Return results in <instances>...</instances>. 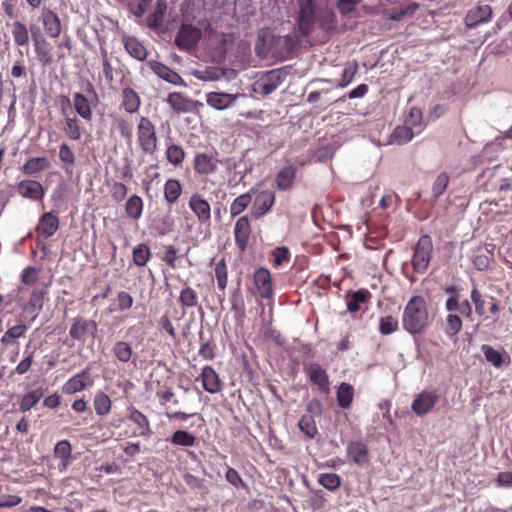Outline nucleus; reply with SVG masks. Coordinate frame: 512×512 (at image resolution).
Returning a JSON list of instances; mask_svg holds the SVG:
<instances>
[{
	"mask_svg": "<svg viewBox=\"0 0 512 512\" xmlns=\"http://www.w3.org/2000/svg\"><path fill=\"white\" fill-rule=\"evenodd\" d=\"M300 11L298 26L303 35L308 36L319 21L322 29H330L334 26V13L327 6L316 8L314 0H299Z\"/></svg>",
	"mask_w": 512,
	"mask_h": 512,
	"instance_id": "obj_1",
	"label": "nucleus"
},
{
	"mask_svg": "<svg viewBox=\"0 0 512 512\" xmlns=\"http://www.w3.org/2000/svg\"><path fill=\"white\" fill-rule=\"evenodd\" d=\"M429 325V312L426 300L415 295L407 302L403 315L402 326L410 334H421Z\"/></svg>",
	"mask_w": 512,
	"mask_h": 512,
	"instance_id": "obj_2",
	"label": "nucleus"
},
{
	"mask_svg": "<svg viewBox=\"0 0 512 512\" xmlns=\"http://www.w3.org/2000/svg\"><path fill=\"white\" fill-rule=\"evenodd\" d=\"M136 142L144 155H154L158 149L156 126L147 116H141L137 121Z\"/></svg>",
	"mask_w": 512,
	"mask_h": 512,
	"instance_id": "obj_3",
	"label": "nucleus"
},
{
	"mask_svg": "<svg viewBox=\"0 0 512 512\" xmlns=\"http://www.w3.org/2000/svg\"><path fill=\"white\" fill-rule=\"evenodd\" d=\"M433 253V243L429 235H422L415 247L411 260L413 270L417 273H425L429 267Z\"/></svg>",
	"mask_w": 512,
	"mask_h": 512,
	"instance_id": "obj_4",
	"label": "nucleus"
},
{
	"mask_svg": "<svg viewBox=\"0 0 512 512\" xmlns=\"http://www.w3.org/2000/svg\"><path fill=\"white\" fill-rule=\"evenodd\" d=\"M98 324L95 320L78 315L71 321L69 337L76 342L84 344L88 338H95Z\"/></svg>",
	"mask_w": 512,
	"mask_h": 512,
	"instance_id": "obj_5",
	"label": "nucleus"
},
{
	"mask_svg": "<svg viewBox=\"0 0 512 512\" xmlns=\"http://www.w3.org/2000/svg\"><path fill=\"white\" fill-rule=\"evenodd\" d=\"M220 160L218 152H197L193 159V168L196 174L200 176H209L217 172Z\"/></svg>",
	"mask_w": 512,
	"mask_h": 512,
	"instance_id": "obj_6",
	"label": "nucleus"
},
{
	"mask_svg": "<svg viewBox=\"0 0 512 512\" xmlns=\"http://www.w3.org/2000/svg\"><path fill=\"white\" fill-rule=\"evenodd\" d=\"M31 36L38 62L42 67L51 66L54 62L51 43L41 34L38 28L36 30L31 28Z\"/></svg>",
	"mask_w": 512,
	"mask_h": 512,
	"instance_id": "obj_7",
	"label": "nucleus"
},
{
	"mask_svg": "<svg viewBox=\"0 0 512 512\" xmlns=\"http://www.w3.org/2000/svg\"><path fill=\"white\" fill-rule=\"evenodd\" d=\"M202 32L192 24H182L177 32L175 44L180 50H190L196 47Z\"/></svg>",
	"mask_w": 512,
	"mask_h": 512,
	"instance_id": "obj_8",
	"label": "nucleus"
},
{
	"mask_svg": "<svg viewBox=\"0 0 512 512\" xmlns=\"http://www.w3.org/2000/svg\"><path fill=\"white\" fill-rule=\"evenodd\" d=\"M439 401V395L435 390H424L414 398L411 410L419 417L427 415L433 410Z\"/></svg>",
	"mask_w": 512,
	"mask_h": 512,
	"instance_id": "obj_9",
	"label": "nucleus"
},
{
	"mask_svg": "<svg viewBox=\"0 0 512 512\" xmlns=\"http://www.w3.org/2000/svg\"><path fill=\"white\" fill-rule=\"evenodd\" d=\"M304 372L310 383L317 387V390L323 394L330 393V380L328 373L318 363L305 365Z\"/></svg>",
	"mask_w": 512,
	"mask_h": 512,
	"instance_id": "obj_10",
	"label": "nucleus"
},
{
	"mask_svg": "<svg viewBox=\"0 0 512 512\" xmlns=\"http://www.w3.org/2000/svg\"><path fill=\"white\" fill-rule=\"evenodd\" d=\"M253 283L256 292L262 299H272L274 296V284L270 271L260 267L253 274Z\"/></svg>",
	"mask_w": 512,
	"mask_h": 512,
	"instance_id": "obj_11",
	"label": "nucleus"
},
{
	"mask_svg": "<svg viewBox=\"0 0 512 512\" xmlns=\"http://www.w3.org/2000/svg\"><path fill=\"white\" fill-rule=\"evenodd\" d=\"M275 203V193L272 190L259 191L252 203L250 215L254 219H260L269 213Z\"/></svg>",
	"mask_w": 512,
	"mask_h": 512,
	"instance_id": "obj_12",
	"label": "nucleus"
},
{
	"mask_svg": "<svg viewBox=\"0 0 512 512\" xmlns=\"http://www.w3.org/2000/svg\"><path fill=\"white\" fill-rule=\"evenodd\" d=\"M234 241L239 252L247 250L252 234L251 223L248 215L240 216L234 225Z\"/></svg>",
	"mask_w": 512,
	"mask_h": 512,
	"instance_id": "obj_13",
	"label": "nucleus"
},
{
	"mask_svg": "<svg viewBox=\"0 0 512 512\" xmlns=\"http://www.w3.org/2000/svg\"><path fill=\"white\" fill-rule=\"evenodd\" d=\"M188 206L200 224H210L211 206L201 194L193 193L189 198Z\"/></svg>",
	"mask_w": 512,
	"mask_h": 512,
	"instance_id": "obj_14",
	"label": "nucleus"
},
{
	"mask_svg": "<svg viewBox=\"0 0 512 512\" xmlns=\"http://www.w3.org/2000/svg\"><path fill=\"white\" fill-rule=\"evenodd\" d=\"M92 383L90 369L86 368L69 378L62 386V392L66 395H72L85 390Z\"/></svg>",
	"mask_w": 512,
	"mask_h": 512,
	"instance_id": "obj_15",
	"label": "nucleus"
},
{
	"mask_svg": "<svg viewBox=\"0 0 512 512\" xmlns=\"http://www.w3.org/2000/svg\"><path fill=\"white\" fill-rule=\"evenodd\" d=\"M347 457L354 464L363 467L370 462V451L366 443L361 440L350 441L346 447Z\"/></svg>",
	"mask_w": 512,
	"mask_h": 512,
	"instance_id": "obj_16",
	"label": "nucleus"
},
{
	"mask_svg": "<svg viewBox=\"0 0 512 512\" xmlns=\"http://www.w3.org/2000/svg\"><path fill=\"white\" fill-rule=\"evenodd\" d=\"M40 21L47 36L50 38H58L60 36L62 24L56 12L47 7L42 8Z\"/></svg>",
	"mask_w": 512,
	"mask_h": 512,
	"instance_id": "obj_17",
	"label": "nucleus"
},
{
	"mask_svg": "<svg viewBox=\"0 0 512 512\" xmlns=\"http://www.w3.org/2000/svg\"><path fill=\"white\" fill-rule=\"evenodd\" d=\"M284 78V73L280 70H271L255 83V91L269 95L283 83Z\"/></svg>",
	"mask_w": 512,
	"mask_h": 512,
	"instance_id": "obj_18",
	"label": "nucleus"
},
{
	"mask_svg": "<svg viewBox=\"0 0 512 512\" xmlns=\"http://www.w3.org/2000/svg\"><path fill=\"white\" fill-rule=\"evenodd\" d=\"M492 18V8L490 5H478L468 11L465 16V24L469 28H474L482 23L490 21Z\"/></svg>",
	"mask_w": 512,
	"mask_h": 512,
	"instance_id": "obj_19",
	"label": "nucleus"
},
{
	"mask_svg": "<svg viewBox=\"0 0 512 512\" xmlns=\"http://www.w3.org/2000/svg\"><path fill=\"white\" fill-rule=\"evenodd\" d=\"M167 9V0H156L153 12L146 19L147 26L155 31L163 29L166 23Z\"/></svg>",
	"mask_w": 512,
	"mask_h": 512,
	"instance_id": "obj_20",
	"label": "nucleus"
},
{
	"mask_svg": "<svg viewBox=\"0 0 512 512\" xmlns=\"http://www.w3.org/2000/svg\"><path fill=\"white\" fill-rule=\"evenodd\" d=\"M128 419L137 426V431L133 433V436L149 438L152 435L153 432L149 419L145 414L133 406L129 408Z\"/></svg>",
	"mask_w": 512,
	"mask_h": 512,
	"instance_id": "obj_21",
	"label": "nucleus"
},
{
	"mask_svg": "<svg viewBox=\"0 0 512 512\" xmlns=\"http://www.w3.org/2000/svg\"><path fill=\"white\" fill-rule=\"evenodd\" d=\"M150 69L161 79L178 86L186 85L183 78L173 69L158 61L149 62Z\"/></svg>",
	"mask_w": 512,
	"mask_h": 512,
	"instance_id": "obj_22",
	"label": "nucleus"
},
{
	"mask_svg": "<svg viewBox=\"0 0 512 512\" xmlns=\"http://www.w3.org/2000/svg\"><path fill=\"white\" fill-rule=\"evenodd\" d=\"M237 98V94L209 92L206 94V103L216 110H225L232 107Z\"/></svg>",
	"mask_w": 512,
	"mask_h": 512,
	"instance_id": "obj_23",
	"label": "nucleus"
},
{
	"mask_svg": "<svg viewBox=\"0 0 512 512\" xmlns=\"http://www.w3.org/2000/svg\"><path fill=\"white\" fill-rule=\"evenodd\" d=\"M17 192L22 197L31 200H40L45 194L42 184L35 180H22L17 185Z\"/></svg>",
	"mask_w": 512,
	"mask_h": 512,
	"instance_id": "obj_24",
	"label": "nucleus"
},
{
	"mask_svg": "<svg viewBox=\"0 0 512 512\" xmlns=\"http://www.w3.org/2000/svg\"><path fill=\"white\" fill-rule=\"evenodd\" d=\"M297 167L287 165L281 168L275 176V185L280 191H288L293 188L296 179Z\"/></svg>",
	"mask_w": 512,
	"mask_h": 512,
	"instance_id": "obj_25",
	"label": "nucleus"
},
{
	"mask_svg": "<svg viewBox=\"0 0 512 512\" xmlns=\"http://www.w3.org/2000/svg\"><path fill=\"white\" fill-rule=\"evenodd\" d=\"M59 228V218L52 212L44 213L37 224L36 231L45 238L53 236Z\"/></svg>",
	"mask_w": 512,
	"mask_h": 512,
	"instance_id": "obj_26",
	"label": "nucleus"
},
{
	"mask_svg": "<svg viewBox=\"0 0 512 512\" xmlns=\"http://www.w3.org/2000/svg\"><path fill=\"white\" fill-rule=\"evenodd\" d=\"M141 106V98L139 94L132 88L126 87L121 92L120 107L129 114H135Z\"/></svg>",
	"mask_w": 512,
	"mask_h": 512,
	"instance_id": "obj_27",
	"label": "nucleus"
},
{
	"mask_svg": "<svg viewBox=\"0 0 512 512\" xmlns=\"http://www.w3.org/2000/svg\"><path fill=\"white\" fill-rule=\"evenodd\" d=\"M481 351L483 352L486 361L497 369L501 368L505 364L508 365L511 361L509 354L505 350L498 351L492 346L484 344L481 347Z\"/></svg>",
	"mask_w": 512,
	"mask_h": 512,
	"instance_id": "obj_28",
	"label": "nucleus"
},
{
	"mask_svg": "<svg viewBox=\"0 0 512 512\" xmlns=\"http://www.w3.org/2000/svg\"><path fill=\"white\" fill-rule=\"evenodd\" d=\"M166 102L178 114L193 110L194 102L180 92L169 93Z\"/></svg>",
	"mask_w": 512,
	"mask_h": 512,
	"instance_id": "obj_29",
	"label": "nucleus"
},
{
	"mask_svg": "<svg viewBox=\"0 0 512 512\" xmlns=\"http://www.w3.org/2000/svg\"><path fill=\"white\" fill-rule=\"evenodd\" d=\"M92 101L87 96L80 92H75L72 97V104L75 112L85 121H91L92 113Z\"/></svg>",
	"mask_w": 512,
	"mask_h": 512,
	"instance_id": "obj_30",
	"label": "nucleus"
},
{
	"mask_svg": "<svg viewBox=\"0 0 512 512\" xmlns=\"http://www.w3.org/2000/svg\"><path fill=\"white\" fill-rule=\"evenodd\" d=\"M201 380L204 390L209 393H217L221 390V381L216 371L209 365L205 366L201 372Z\"/></svg>",
	"mask_w": 512,
	"mask_h": 512,
	"instance_id": "obj_31",
	"label": "nucleus"
},
{
	"mask_svg": "<svg viewBox=\"0 0 512 512\" xmlns=\"http://www.w3.org/2000/svg\"><path fill=\"white\" fill-rule=\"evenodd\" d=\"M354 387L346 382H341L336 390L337 404L342 409L350 408L354 399Z\"/></svg>",
	"mask_w": 512,
	"mask_h": 512,
	"instance_id": "obj_32",
	"label": "nucleus"
},
{
	"mask_svg": "<svg viewBox=\"0 0 512 512\" xmlns=\"http://www.w3.org/2000/svg\"><path fill=\"white\" fill-rule=\"evenodd\" d=\"M111 351L114 358L123 364L128 363L134 355L132 344L124 340L116 341Z\"/></svg>",
	"mask_w": 512,
	"mask_h": 512,
	"instance_id": "obj_33",
	"label": "nucleus"
},
{
	"mask_svg": "<svg viewBox=\"0 0 512 512\" xmlns=\"http://www.w3.org/2000/svg\"><path fill=\"white\" fill-rule=\"evenodd\" d=\"M143 209V200L136 194L131 195L125 203L126 217L133 221H138L141 218Z\"/></svg>",
	"mask_w": 512,
	"mask_h": 512,
	"instance_id": "obj_34",
	"label": "nucleus"
},
{
	"mask_svg": "<svg viewBox=\"0 0 512 512\" xmlns=\"http://www.w3.org/2000/svg\"><path fill=\"white\" fill-rule=\"evenodd\" d=\"M50 162L46 157H33L28 159L21 167V171L25 175H35L47 170Z\"/></svg>",
	"mask_w": 512,
	"mask_h": 512,
	"instance_id": "obj_35",
	"label": "nucleus"
},
{
	"mask_svg": "<svg viewBox=\"0 0 512 512\" xmlns=\"http://www.w3.org/2000/svg\"><path fill=\"white\" fill-rule=\"evenodd\" d=\"M183 192L182 184L178 179L170 178L164 184L165 201L173 205L175 204Z\"/></svg>",
	"mask_w": 512,
	"mask_h": 512,
	"instance_id": "obj_36",
	"label": "nucleus"
},
{
	"mask_svg": "<svg viewBox=\"0 0 512 512\" xmlns=\"http://www.w3.org/2000/svg\"><path fill=\"white\" fill-rule=\"evenodd\" d=\"M371 298V293L368 289L361 288L351 294L347 299V310L355 313L360 310L361 305L367 303Z\"/></svg>",
	"mask_w": 512,
	"mask_h": 512,
	"instance_id": "obj_37",
	"label": "nucleus"
},
{
	"mask_svg": "<svg viewBox=\"0 0 512 512\" xmlns=\"http://www.w3.org/2000/svg\"><path fill=\"white\" fill-rule=\"evenodd\" d=\"M124 47L128 54L137 60L143 61L147 57L148 52L146 48L135 37H125Z\"/></svg>",
	"mask_w": 512,
	"mask_h": 512,
	"instance_id": "obj_38",
	"label": "nucleus"
},
{
	"mask_svg": "<svg viewBox=\"0 0 512 512\" xmlns=\"http://www.w3.org/2000/svg\"><path fill=\"white\" fill-rule=\"evenodd\" d=\"M54 455L61 460V470H65L72 458V446L68 440L58 441L54 447Z\"/></svg>",
	"mask_w": 512,
	"mask_h": 512,
	"instance_id": "obj_39",
	"label": "nucleus"
},
{
	"mask_svg": "<svg viewBox=\"0 0 512 512\" xmlns=\"http://www.w3.org/2000/svg\"><path fill=\"white\" fill-rule=\"evenodd\" d=\"M11 33L15 45L23 47L29 44V30L23 22L14 21L11 26Z\"/></svg>",
	"mask_w": 512,
	"mask_h": 512,
	"instance_id": "obj_40",
	"label": "nucleus"
},
{
	"mask_svg": "<svg viewBox=\"0 0 512 512\" xmlns=\"http://www.w3.org/2000/svg\"><path fill=\"white\" fill-rule=\"evenodd\" d=\"M58 155L62 164V168L65 170V172L71 173L76 163V156L72 148L68 144L62 143L59 146Z\"/></svg>",
	"mask_w": 512,
	"mask_h": 512,
	"instance_id": "obj_41",
	"label": "nucleus"
},
{
	"mask_svg": "<svg viewBox=\"0 0 512 512\" xmlns=\"http://www.w3.org/2000/svg\"><path fill=\"white\" fill-rule=\"evenodd\" d=\"M93 407L98 416H105L111 411L112 401L106 393L99 391L94 396Z\"/></svg>",
	"mask_w": 512,
	"mask_h": 512,
	"instance_id": "obj_42",
	"label": "nucleus"
},
{
	"mask_svg": "<svg viewBox=\"0 0 512 512\" xmlns=\"http://www.w3.org/2000/svg\"><path fill=\"white\" fill-rule=\"evenodd\" d=\"M178 301L182 308H193L198 305L199 297L196 290L185 284L180 291Z\"/></svg>",
	"mask_w": 512,
	"mask_h": 512,
	"instance_id": "obj_43",
	"label": "nucleus"
},
{
	"mask_svg": "<svg viewBox=\"0 0 512 512\" xmlns=\"http://www.w3.org/2000/svg\"><path fill=\"white\" fill-rule=\"evenodd\" d=\"M64 133L70 139L77 141L82 137V127L79 120L73 116L64 117Z\"/></svg>",
	"mask_w": 512,
	"mask_h": 512,
	"instance_id": "obj_44",
	"label": "nucleus"
},
{
	"mask_svg": "<svg viewBox=\"0 0 512 512\" xmlns=\"http://www.w3.org/2000/svg\"><path fill=\"white\" fill-rule=\"evenodd\" d=\"M171 444L182 447H192L197 442V437L185 430H176L169 438Z\"/></svg>",
	"mask_w": 512,
	"mask_h": 512,
	"instance_id": "obj_45",
	"label": "nucleus"
},
{
	"mask_svg": "<svg viewBox=\"0 0 512 512\" xmlns=\"http://www.w3.org/2000/svg\"><path fill=\"white\" fill-rule=\"evenodd\" d=\"M252 203V194L250 192L243 193L236 197L230 204L231 217L239 216Z\"/></svg>",
	"mask_w": 512,
	"mask_h": 512,
	"instance_id": "obj_46",
	"label": "nucleus"
},
{
	"mask_svg": "<svg viewBox=\"0 0 512 512\" xmlns=\"http://www.w3.org/2000/svg\"><path fill=\"white\" fill-rule=\"evenodd\" d=\"M151 258V251L147 244L140 243L133 248V263L138 267L145 266Z\"/></svg>",
	"mask_w": 512,
	"mask_h": 512,
	"instance_id": "obj_47",
	"label": "nucleus"
},
{
	"mask_svg": "<svg viewBox=\"0 0 512 512\" xmlns=\"http://www.w3.org/2000/svg\"><path fill=\"white\" fill-rule=\"evenodd\" d=\"M165 154L167 161L174 166H180L186 157L184 149L178 144L168 145Z\"/></svg>",
	"mask_w": 512,
	"mask_h": 512,
	"instance_id": "obj_48",
	"label": "nucleus"
},
{
	"mask_svg": "<svg viewBox=\"0 0 512 512\" xmlns=\"http://www.w3.org/2000/svg\"><path fill=\"white\" fill-rule=\"evenodd\" d=\"M298 427L309 439H313L318 433L315 419L311 414L303 415L298 422Z\"/></svg>",
	"mask_w": 512,
	"mask_h": 512,
	"instance_id": "obj_49",
	"label": "nucleus"
},
{
	"mask_svg": "<svg viewBox=\"0 0 512 512\" xmlns=\"http://www.w3.org/2000/svg\"><path fill=\"white\" fill-rule=\"evenodd\" d=\"M318 482L327 490L335 491L341 485V478L336 473H322L318 477Z\"/></svg>",
	"mask_w": 512,
	"mask_h": 512,
	"instance_id": "obj_50",
	"label": "nucleus"
},
{
	"mask_svg": "<svg viewBox=\"0 0 512 512\" xmlns=\"http://www.w3.org/2000/svg\"><path fill=\"white\" fill-rule=\"evenodd\" d=\"M463 323L461 318L453 313L446 317L445 333L449 337L456 336L462 329Z\"/></svg>",
	"mask_w": 512,
	"mask_h": 512,
	"instance_id": "obj_51",
	"label": "nucleus"
},
{
	"mask_svg": "<svg viewBox=\"0 0 512 512\" xmlns=\"http://www.w3.org/2000/svg\"><path fill=\"white\" fill-rule=\"evenodd\" d=\"M470 297H471L472 303L475 306V313L479 317H484L486 310H485V298H484V295L482 294V292L476 286H474L471 290Z\"/></svg>",
	"mask_w": 512,
	"mask_h": 512,
	"instance_id": "obj_52",
	"label": "nucleus"
},
{
	"mask_svg": "<svg viewBox=\"0 0 512 512\" xmlns=\"http://www.w3.org/2000/svg\"><path fill=\"white\" fill-rule=\"evenodd\" d=\"M114 126L118 130L120 136L124 138L126 141L131 142L132 140V126L130 122L121 117L114 118Z\"/></svg>",
	"mask_w": 512,
	"mask_h": 512,
	"instance_id": "obj_53",
	"label": "nucleus"
},
{
	"mask_svg": "<svg viewBox=\"0 0 512 512\" xmlns=\"http://www.w3.org/2000/svg\"><path fill=\"white\" fill-rule=\"evenodd\" d=\"M271 256H272L271 261H272L273 265L275 267H279V266H282L283 264L289 262L291 253L287 247L281 246V247H276L271 252Z\"/></svg>",
	"mask_w": 512,
	"mask_h": 512,
	"instance_id": "obj_54",
	"label": "nucleus"
},
{
	"mask_svg": "<svg viewBox=\"0 0 512 512\" xmlns=\"http://www.w3.org/2000/svg\"><path fill=\"white\" fill-rule=\"evenodd\" d=\"M398 320L392 315H387L380 318L379 332L382 335H389L398 329Z\"/></svg>",
	"mask_w": 512,
	"mask_h": 512,
	"instance_id": "obj_55",
	"label": "nucleus"
},
{
	"mask_svg": "<svg viewBox=\"0 0 512 512\" xmlns=\"http://www.w3.org/2000/svg\"><path fill=\"white\" fill-rule=\"evenodd\" d=\"M392 137L397 144H405L413 138L412 128L409 126H397L393 131Z\"/></svg>",
	"mask_w": 512,
	"mask_h": 512,
	"instance_id": "obj_56",
	"label": "nucleus"
},
{
	"mask_svg": "<svg viewBox=\"0 0 512 512\" xmlns=\"http://www.w3.org/2000/svg\"><path fill=\"white\" fill-rule=\"evenodd\" d=\"M215 277L217 279L218 288L222 291L225 290L228 282V272L225 260H220L215 266Z\"/></svg>",
	"mask_w": 512,
	"mask_h": 512,
	"instance_id": "obj_57",
	"label": "nucleus"
},
{
	"mask_svg": "<svg viewBox=\"0 0 512 512\" xmlns=\"http://www.w3.org/2000/svg\"><path fill=\"white\" fill-rule=\"evenodd\" d=\"M449 176L446 172L438 174L432 185V193L435 198L440 197L447 189Z\"/></svg>",
	"mask_w": 512,
	"mask_h": 512,
	"instance_id": "obj_58",
	"label": "nucleus"
},
{
	"mask_svg": "<svg viewBox=\"0 0 512 512\" xmlns=\"http://www.w3.org/2000/svg\"><path fill=\"white\" fill-rule=\"evenodd\" d=\"M41 396L42 394L38 391H30L25 394L20 402V411L27 412L32 409L39 402Z\"/></svg>",
	"mask_w": 512,
	"mask_h": 512,
	"instance_id": "obj_59",
	"label": "nucleus"
},
{
	"mask_svg": "<svg viewBox=\"0 0 512 512\" xmlns=\"http://www.w3.org/2000/svg\"><path fill=\"white\" fill-rule=\"evenodd\" d=\"M109 193H110L111 198L115 202L118 203V202L123 201L126 198L127 193H128V188L122 182L114 181L110 185Z\"/></svg>",
	"mask_w": 512,
	"mask_h": 512,
	"instance_id": "obj_60",
	"label": "nucleus"
},
{
	"mask_svg": "<svg viewBox=\"0 0 512 512\" xmlns=\"http://www.w3.org/2000/svg\"><path fill=\"white\" fill-rule=\"evenodd\" d=\"M44 295L45 291L42 288H35L31 293L27 307L37 311L41 310L44 304Z\"/></svg>",
	"mask_w": 512,
	"mask_h": 512,
	"instance_id": "obj_61",
	"label": "nucleus"
},
{
	"mask_svg": "<svg viewBox=\"0 0 512 512\" xmlns=\"http://www.w3.org/2000/svg\"><path fill=\"white\" fill-rule=\"evenodd\" d=\"M492 258L478 249L472 258L474 267L479 271H485L489 268Z\"/></svg>",
	"mask_w": 512,
	"mask_h": 512,
	"instance_id": "obj_62",
	"label": "nucleus"
},
{
	"mask_svg": "<svg viewBox=\"0 0 512 512\" xmlns=\"http://www.w3.org/2000/svg\"><path fill=\"white\" fill-rule=\"evenodd\" d=\"M358 72V64L354 61L351 64H348L342 72L341 82L339 83V87L344 88L348 86L354 79L355 75Z\"/></svg>",
	"mask_w": 512,
	"mask_h": 512,
	"instance_id": "obj_63",
	"label": "nucleus"
},
{
	"mask_svg": "<svg viewBox=\"0 0 512 512\" xmlns=\"http://www.w3.org/2000/svg\"><path fill=\"white\" fill-rule=\"evenodd\" d=\"M133 303L134 299L128 292L120 291L117 294L118 310L126 311L132 307Z\"/></svg>",
	"mask_w": 512,
	"mask_h": 512,
	"instance_id": "obj_64",
	"label": "nucleus"
}]
</instances>
